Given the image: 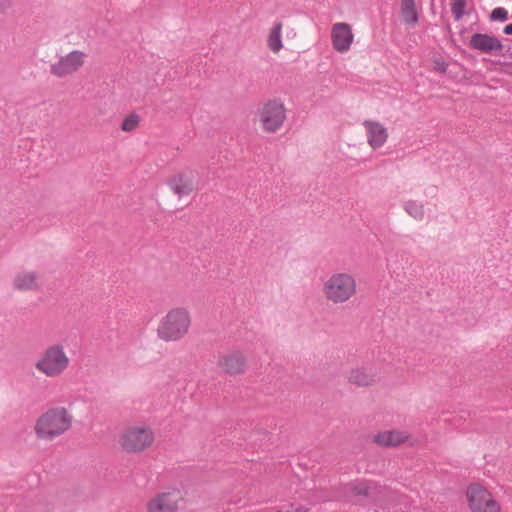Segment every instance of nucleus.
I'll return each instance as SVG.
<instances>
[{
	"mask_svg": "<svg viewBox=\"0 0 512 512\" xmlns=\"http://www.w3.org/2000/svg\"><path fill=\"white\" fill-rule=\"evenodd\" d=\"M433 69L439 73H445L447 70V63L440 57L434 58Z\"/></svg>",
	"mask_w": 512,
	"mask_h": 512,
	"instance_id": "nucleus-24",
	"label": "nucleus"
},
{
	"mask_svg": "<svg viewBox=\"0 0 512 512\" xmlns=\"http://www.w3.org/2000/svg\"><path fill=\"white\" fill-rule=\"evenodd\" d=\"M347 381L356 387H371L381 381V374L377 368L359 366L352 368L347 373Z\"/></svg>",
	"mask_w": 512,
	"mask_h": 512,
	"instance_id": "nucleus-12",
	"label": "nucleus"
},
{
	"mask_svg": "<svg viewBox=\"0 0 512 512\" xmlns=\"http://www.w3.org/2000/svg\"><path fill=\"white\" fill-rule=\"evenodd\" d=\"M218 367L229 375H239L246 371L247 359L242 352L232 351L218 359Z\"/></svg>",
	"mask_w": 512,
	"mask_h": 512,
	"instance_id": "nucleus-15",
	"label": "nucleus"
},
{
	"mask_svg": "<svg viewBox=\"0 0 512 512\" xmlns=\"http://www.w3.org/2000/svg\"><path fill=\"white\" fill-rule=\"evenodd\" d=\"M183 497L178 490L172 489L156 493L145 506V512H178Z\"/></svg>",
	"mask_w": 512,
	"mask_h": 512,
	"instance_id": "nucleus-10",
	"label": "nucleus"
},
{
	"mask_svg": "<svg viewBox=\"0 0 512 512\" xmlns=\"http://www.w3.org/2000/svg\"><path fill=\"white\" fill-rule=\"evenodd\" d=\"M504 33L507 35H512V23L505 26Z\"/></svg>",
	"mask_w": 512,
	"mask_h": 512,
	"instance_id": "nucleus-25",
	"label": "nucleus"
},
{
	"mask_svg": "<svg viewBox=\"0 0 512 512\" xmlns=\"http://www.w3.org/2000/svg\"><path fill=\"white\" fill-rule=\"evenodd\" d=\"M139 123L140 117L137 114L132 113L124 117L120 128L123 132H132L138 128Z\"/></svg>",
	"mask_w": 512,
	"mask_h": 512,
	"instance_id": "nucleus-21",
	"label": "nucleus"
},
{
	"mask_svg": "<svg viewBox=\"0 0 512 512\" xmlns=\"http://www.w3.org/2000/svg\"><path fill=\"white\" fill-rule=\"evenodd\" d=\"M192 316L188 308L177 306L169 309L159 320L156 334L163 342H178L189 334Z\"/></svg>",
	"mask_w": 512,
	"mask_h": 512,
	"instance_id": "nucleus-3",
	"label": "nucleus"
},
{
	"mask_svg": "<svg viewBox=\"0 0 512 512\" xmlns=\"http://www.w3.org/2000/svg\"><path fill=\"white\" fill-rule=\"evenodd\" d=\"M156 442L155 430L148 424L134 423L125 426L118 434L119 449L130 455H139L151 449Z\"/></svg>",
	"mask_w": 512,
	"mask_h": 512,
	"instance_id": "nucleus-4",
	"label": "nucleus"
},
{
	"mask_svg": "<svg viewBox=\"0 0 512 512\" xmlns=\"http://www.w3.org/2000/svg\"><path fill=\"white\" fill-rule=\"evenodd\" d=\"M287 112L285 101L280 97L263 101L255 114L261 132L273 135L281 131L287 121Z\"/></svg>",
	"mask_w": 512,
	"mask_h": 512,
	"instance_id": "nucleus-5",
	"label": "nucleus"
},
{
	"mask_svg": "<svg viewBox=\"0 0 512 512\" xmlns=\"http://www.w3.org/2000/svg\"><path fill=\"white\" fill-rule=\"evenodd\" d=\"M74 424V416L65 406H53L43 411L35 420L33 432L40 441H54L68 431Z\"/></svg>",
	"mask_w": 512,
	"mask_h": 512,
	"instance_id": "nucleus-1",
	"label": "nucleus"
},
{
	"mask_svg": "<svg viewBox=\"0 0 512 512\" xmlns=\"http://www.w3.org/2000/svg\"><path fill=\"white\" fill-rule=\"evenodd\" d=\"M333 49L338 53H347L354 42L352 26L346 22L334 23L330 33Z\"/></svg>",
	"mask_w": 512,
	"mask_h": 512,
	"instance_id": "nucleus-11",
	"label": "nucleus"
},
{
	"mask_svg": "<svg viewBox=\"0 0 512 512\" xmlns=\"http://www.w3.org/2000/svg\"><path fill=\"white\" fill-rule=\"evenodd\" d=\"M70 365V358L61 344L47 346L34 362L35 370L47 378H58Z\"/></svg>",
	"mask_w": 512,
	"mask_h": 512,
	"instance_id": "nucleus-6",
	"label": "nucleus"
},
{
	"mask_svg": "<svg viewBox=\"0 0 512 512\" xmlns=\"http://www.w3.org/2000/svg\"><path fill=\"white\" fill-rule=\"evenodd\" d=\"M400 15L402 21L410 26L416 25L418 22V11L414 0H402Z\"/></svg>",
	"mask_w": 512,
	"mask_h": 512,
	"instance_id": "nucleus-19",
	"label": "nucleus"
},
{
	"mask_svg": "<svg viewBox=\"0 0 512 512\" xmlns=\"http://www.w3.org/2000/svg\"><path fill=\"white\" fill-rule=\"evenodd\" d=\"M411 434L402 429H387L376 432L372 442L383 448H396L410 441Z\"/></svg>",
	"mask_w": 512,
	"mask_h": 512,
	"instance_id": "nucleus-13",
	"label": "nucleus"
},
{
	"mask_svg": "<svg viewBox=\"0 0 512 512\" xmlns=\"http://www.w3.org/2000/svg\"><path fill=\"white\" fill-rule=\"evenodd\" d=\"M465 503L470 512H502L501 503L483 483L472 482L464 492Z\"/></svg>",
	"mask_w": 512,
	"mask_h": 512,
	"instance_id": "nucleus-7",
	"label": "nucleus"
},
{
	"mask_svg": "<svg viewBox=\"0 0 512 512\" xmlns=\"http://www.w3.org/2000/svg\"><path fill=\"white\" fill-rule=\"evenodd\" d=\"M507 18H508V12L506 9H504L502 7L495 8L492 11V14H491L492 20L505 21V20H507Z\"/></svg>",
	"mask_w": 512,
	"mask_h": 512,
	"instance_id": "nucleus-23",
	"label": "nucleus"
},
{
	"mask_svg": "<svg viewBox=\"0 0 512 512\" xmlns=\"http://www.w3.org/2000/svg\"><path fill=\"white\" fill-rule=\"evenodd\" d=\"M276 512H307V510L306 509H302V508H297L295 510H286V511L285 510H278Z\"/></svg>",
	"mask_w": 512,
	"mask_h": 512,
	"instance_id": "nucleus-26",
	"label": "nucleus"
},
{
	"mask_svg": "<svg viewBox=\"0 0 512 512\" xmlns=\"http://www.w3.org/2000/svg\"><path fill=\"white\" fill-rule=\"evenodd\" d=\"M87 58L88 55L85 51L79 49L71 50L66 54L60 55L50 65V73L57 78L72 76L85 66Z\"/></svg>",
	"mask_w": 512,
	"mask_h": 512,
	"instance_id": "nucleus-9",
	"label": "nucleus"
},
{
	"mask_svg": "<svg viewBox=\"0 0 512 512\" xmlns=\"http://www.w3.org/2000/svg\"><path fill=\"white\" fill-rule=\"evenodd\" d=\"M405 211L414 219L422 220L425 214L424 205L420 201L408 200L404 203Z\"/></svg>",
	"mask_w": 512,
	"mask_h": 512,
	"instance_id": "nucleus-20",
	"label": "nucleus"
},
{
	"mask_svg": "<svg viewBox=\"0 0 512 512\" xmlns=\"http://www.w3.org/2000/svg\"><path fill=\"white\" fill-rule=\"evenodd\" d=\"M166 185L178 200L187 198L198 191L197 172L191 169L175 171L166 179Z\"/></svg>",
	"mask_w": 512,
	"mask_h": 512,
	"instance_id": "nucleus-8",
	"label": "nucleus"
},
{
	"mask_svg": "<svg viewBox=\"0 0 512 512\" xmlns=\"http://www.w3.org/2000/svg\"><path fill=\"white\" fill-rule=\"evenodd\" d=\"M465 5L466 4L464 0H454L452 5V13L456 19H459L463 15Z\"/></svg>",
	"mask_w": 512,
	"mask_h": 512,
	"instance_id": "nucleus-22",
	"label": "nucleus"
},
{
	"mask_svg": "<svg viewBox=\"0 0 512 512\" xmlns=\"http://www.w3.org/2000/svg\"><path fill=\"white\" fill-rule=\"evenodd\" d=\"M323 298L332 305H344L358 294L356 277L347 271H336L328 275L322 283Z\"/></svg>",
	"mask_w": 512,
	"mask_h": 512,
	"instance_id": "nucleus-2",
	"label": "nucleus"
},
{
	"mask_svg": "<svg viewBox=\"0 0 512 512\" xmlns=\"http://www.w3.org/2000/svg\"><path fill=\"white\" fill-rule=\"evenodd\" d=\"M367 143L371 149L377 150L385 145L389 133L386 126L377 120H365L363 122Z\"/></svg>",
	"mask_w": 512,
	"mask_h": 512,
	"instance_id": "nucleus-14",
	"label": "nucleus"
},
{
	"mask_svg": "<svg viewBox=\"0 0 512 512\" xmlns=\"http://www.w3.org/2000/svg\"><path fill=\"white\" fill-rule=\"evenodd\" d=\"M470 46L483 53L500 51L503 48L502 43L497 38L487 34L473 35L470 40Z\"/></svg>",
	"mask_w": 512,
	"mask_h": 512,
	"instance_id": "nucleus-17",
	"label": "nucleus"
},
{
	"mask_svg": "<svg viewBox=\"0 0 512 512\" xmlns=\"http://www.w3.org/2000/svg\"><path fill=\"white\" fill-rule=\"evenodd\" d=\"M12 287L21 292L36 291L40 288L39 275L34 270H21L13 277Z\"/></svg>",
	"mask_w": 512,
	"mask_h": 512,
	"instance_id": "nucleus-16",
	"label": "nucleus"
},
{
	"mask_svg": "<svg viewBox=\"0 0 512 512\" xmlns=\"http://www.w3.org/2000/svg\"><path fill=\"white\" fill-rule=\"evenodd\" d=\"M282 30L283 23L281 21L275 22L268 30L266 44L273 54H279L284 46L282 41Z\"/></svg>",
	"mask_w": 512,
	"mask_h": 512,
	"instance_id": "nucleus-18",
	"label": "nucleus"
}]
</instances>
